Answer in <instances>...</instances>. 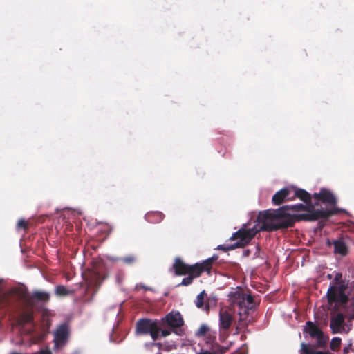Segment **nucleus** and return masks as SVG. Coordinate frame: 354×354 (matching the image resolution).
Listing matches in <instances>:
<instances>
[{"instance_id": "1", "label": "nucleus", "mask_w": 354, "mask_h": 354, "mask_svg": "<svg viewBox=\"0 0 354 354\" xmlns=\"http://www.w3.org/2000/svg\"><path fill=\"white\" fill-rule=\"evenodd\" d=\"M286 207L282 206L276 209H270L260 212L257 218L261 224L260 230L271 232L292 227L294 219L292 214L287 212Z\"/></svg>"}, {"instance_id": "2", "label": "nucleus", "mask_w": 354, "mask_h": 354, "mask_svg": "<svg viewBox=\"0 0 354 354\" xmlns=\"http://www.w3.org/2000/svg\"><path fill=\"white\" fill-rule=\"evenodd\" d=\"M159 321L161 326L160 335L162 338L169 336L172 333L178 336L184 335V330L182 327L185 322L180 312L171 311Z\"/></svg>"}, {"instance_id": "3", "label": "nucleus", "mask_w": 354, "mask_h": 354, "mask_svg": "<svg viewBox=\"0 0 354 354\" xmlns=\"http://www.w3.org/2000/svg\"><path fill=\"white\" fill-rule=\"evenodd\" d=\"M160 326L158 319L141 318L136 323L135 334L137 336L149 335L153 341H156L161 337Z\"/></svg>"}, {"instance_id": "4", "label": "nucleus", "mask_w": 354, "mask_h": 354, "mask_svg": "<svg viewBox=\"0 0 354 354\" xmlns=\"http://www.w3.org/2000/svg\"><path fill=\"white\" fill-rule=\"evenodd\" d=\"M306 213L303 214H292V217L294 219V224L295 222H299L301 221H317L319 218H328L332 215L337 214L340 212V209H314L313 205H312V208L309 206L308 210H306Z\"/></svg>"}, {"instance_id": "5", "label": "nucleus", "mask_w": 354, "mask_h": 354, "mask_svg": "<svg viewBox=\"0 0 354 354\" xmlns=\"http://www.w3.org/2000/svg\"><path fill=\"white\" fill-rule=\"evenodd\" d=\"M260 231V228L259 230H257L254 227L247 229L245 225L243 227H241L237 232H234L230 237V240L239 241L231 244L230 248H239L245 247Z\"/></svg>"}, {"instance_id": "6", "label": "nucleus", "mask_w": 354, "mask_h": 354, "mask_svg": "<svg viewBox=\"0 0 354 354\" xmlns=\"http://www.w3.org/2000/svg\"><path fill=\"white\" fill-rule=\"evenodd\" d=\"M337 286H330L327 292L328 302L330 304L334 302H340L342 304H346L348 301V297L345 293L347 286L344 282L336 284Z\"/></svg>"}, {"instance_id": "7", "label": "nucleus", "mask_w": 354, "mask_h": 354, "mask_svg": "<svg viewBox=\"0 0 354 354\" xmlns=\"http://www.w3.org/2000/svg\"><path fill=\"white\" fill-rule=\"evenodd\" d=\"M218 258L217 254H214L212 257L204 260L201 263L189 265V274L194 278H197L200 277L203 272H206L210 275L213 263L217 261Z\"/></svg>"}, {"instance_id": "8", "label": "nucleus", "mask_w": 354, "mask_h": 354, "mask_svg": "<svg viewBox=\"0 0 354 354\" xmlns=\"http://www.w3.org/2000/svg\"><path fill=\"white\" fill-rule=\"evenodd\" d=\"M345 317L342 313H337L331 317L330 322V328L333 334L341 333L345 330L344 327Z\"/></svg>"}, {"instance_id": "9", "label": "nucleus", "mask_w": 354, "mask_h": 354, "mask_svg": "<svg viewBox=\"0 0 354 354\" xmlns=\"http://www.w3.org/2000/svg\"><path fill=\"white\" fill-rule=\"evenodd\" d=\"M291 187H286L277 192L272 196V202L274 205H279L287 201H292Z\"/></svg>"}, {"instance_id": "10", "label": "nucleus", "mask_w": 354, "mask_h": 354, "mask_svg": "<svg viewBox=\"0 0 354 354\" xmlns=\"http://www.w3.org/2000/svg\"><path fill=\"white\" fill-rule=\"evenodd\" d=\"M315 199L321 201L324 203H328L335 205L337 203L335 196L329 190L322 188L319 193H315L313 195Z\"/></svg>"}, {"instance_id": "11", "label": "nucleus", "mask_w": 354, "mask_h": 354, "mask_svg": "<svg viewBox=\"0 0 354 354\" xmlns=\"http://www.w3.org/2000/svg\"><path fill=\"white\" fill-rule=\"evenodd\" d=\"M234 317L226 309L221 308L219 312V324L221 329L228 330L232 326Z\"/></svg>"}, {"instance_id": "12", "label": "nucleus", "mask_w": 354, "mask_h": 354, "mask_svg": "<svg viewBox=\"0 0 354 354\" xmlns=\"http://www.w3.org/2000/svg\"><path fill=\"white\" fill-rule=\"evenodd\" d=\"M253 310L252 306H243V307H239V310L238 315L239 316V319L238 322V325L236 326V330H238L239 328H246L248 326L250 321L247 322V318L248 315L251 310Z\"/></svg>"}, {"instance_id": "13", "label": "nucleus", "mask_w": 354, "mask_h": 354, "mask_svg": "<svg viewBox=\"0 0 354 354\" xmlns=\"http://www.w3.org/2000/svg\"><path fill=\"white\" fill-rule=\"evenodd\" d=\"M292 191L295 192V194L292 196L291 200L293 201L296 198L304 201L308 205H310L312 208V201H311V195L305 189L296 188L295 187H291Z\"/></svg>"}, {"instance_id": "14", "label": "nucleus", "mask_w": 354, "mask_h": 354, "mask_svg": "<svg viewBox=\"0 0 354 354\" xmlns=\"http://www.w3.org/2000/svg\"><path fill=\"white\" fill-rule=\"evenodd\" d=\"M50 298V293L44 291L36 290L34 291L27 299V301L31 305H33L35 301L47 303L49 301Z\"/></svg>"}, {"instance_id": "15", "label": "nucleus", "mask_w": 354, "mask_h": 354, "mask_svg": "<svg viewBox=\"0 0 354 354\" xmlns=\"http://www.w3.org/2000/svg\"><path fill=\"white\" fill-rule=\"evenodd\" d=\"M172 268L177 276L189 274V265L186 264L179 257L175 259Z\"/></svg>"}, {"instance_id": "16", "label": "nucleus", "mask_w": 354, "mask_h": 354, "mask_svg": "<svg viewBox=\"0 0 354 354\" xmlns=\"http://www.w3.org/2000/svg\"><path fill=\"white\" fill-rule=\"evenodd\" d=\"M69 335L68 326L66 324H63L58 327L55 333V339L57 344L64 343Z\"/></svg>"}, {"instance_id": "17", "label": "nucleus", "mask_w": 354, "mask_h": 354, "mask_svg": "<svg viewBox=\"0 0 354 354\" xmlns=\"http://www.w3.org/2000/svg\"><path fill=\"white\" fill-rule=\"evenodd\" d=\"M333 245L334 246V253L335 254H340L343 257L348 254V248L343 239L333 240Z\"/></svg>"}, {"instance_id": "18", "label": "nucleus", "mask_w": 354, "mask_h": 354, "mask_svg": "<svg viewBox=\"0 0 354 354\" xmlns=\"http://www.w3.org/2000/svg\"><path fill=\"white\" fill-rule=\"evenodd\" d=\"M205 296H207V294L205 290H203L200 294L197 295L195 300V305L198 308L203 309L207 313L210 308L209 299L205 300Z\"/></svg>"}, {"instance_id": "19", "label": "nucleus", "mask_w": 354, "mask_h": 354, "mask_svg": "<svg viewBox=\"0 0 354 354\" xmlns=\"http://www.w3.org/2000/svg\"><path fill=\"white\" fill-rule=\"evenodd\" d=\"M88 288H93L97 292L101 285V277L99 273L92 272L86 279Z\"/></svg>"}, {"instance_id": "20", "label": "nucleus", "mask_w": 354, "mask_h": 354, "mask_svg": "<svg viewBox=\"0 0 354 354\" xmlns=\"http://www.w3.org/2000/svg\"><path fill=\"white\" fill-rule=\"evenodd\" d=\"M244 292L236 290L230 293V298L233 306L243 307L244 306Z\"/></svg>"}, {"instance_id": "21", "label": "nucleus", "mask_w": 354, "mask_h": 354, "mask_svg": "<svg viewBox=\"0 0 354 354\" xmlns=\"http://www.w3.org/2000/svg\"><path fill=\"white\" fill-rule=\"evenodd\" d=\"M33 310H30L21 313L17 319V324L24 326L26 324L30 323L33 321Z\"/></svg>"}, {"instance_id": "22", "label": "nucleus", "mask_w": 354, "mask_h": 354, "mask_svg": "<svg viewBox=\"0 0 354 354\" xmlns=\"http://www.w3.org/2000/svg\"><path fill=\"white\" fill-rule=\"evenodd\" d=\"M304 332L308 333L310 337L315 338L317 335L321 334L322 330L313 322L308 321Z\"/></svg>"}, {"instance_id": "23", "label": "nucleus", "mask_w": 354, "mask_h": 354, "mask_svg": "<svg viewBox=\"0 0 354 354\" xmlns=\"http://www.w3.org/2000/svg\"><path fill=\"white\" fill-rule=\"evenodd\" d=\"M165 215L160 212H151L146 214V219L153 223H160L163 220Z\"/></svg>"}, {"instance_id": "24", "label": "nucleus", "mask_w": 354, "mask_h": 354, "mask_svg": "<svg viewBox=\"0 0 354 354\" xmlns=\"http://www.w3.org/2000/svg\"><path fill=\"white\" fill-rule=\"evenodd\" d=\"M309 206L307 204L304 205L301 203L292 205H283V207H287L286 210L288 211H293V212H302L308 210Z\"/></svg>"}, {"instance_id": "25", "label": "nucleus", "mask_w": 354, "mask_h": 354, "mask_svg": "<svg viewBox=\"0 0 354 354\" xmlns=\"http://www.w3.org/2000/svg\"><path fill=\"white\" fill-rule=\"evenodd\" d=\"M55 292L58 296H66L73 295L74 293V290H68L64 286L59 285L56 286Z\"/></svg>"}, {"instance_id": "26", "label": "nucleus", "mask_w": 354, "mask_h": 354, "mask_svg": "<svg viewBox=\"0 0 354 354\" xmlns=\"http://www.w3.org/2000/svg\"><path fill=\"white\" fill-rule=\"evenodd\" d=\"M209 330H210V328H209V326L205 324H203L195 332V336L198 338L205 337Z\"/></svg>"}, {"instance_id": "27", "label": "nucleus", "mask_w": 354, "mask_h": 354, "mask_svg": "<svg viewBox=\"0 0 354 354\" xmlns=\"http://www.w3.org/2000/svg\"><path fill=\"white\" fill-rule=\"evenodd\" d=\"M342 339L340 337H334L332 339L330 344V348L333 351H337L341 346Z\"/></svg>"}, {"instance_id": "28", "label": "nucleus", "mask_w": 354, "mask_h": 354, "mask_svg": "<svg viewBox=\"0 0 354 354\" xmlns=\"http://www.w3.org/2000/svg\"><path fill=\"white\" fill-rule=\"evenodd\" d=\"M315 338L317 339V347L322 348L326 344L328 338L324 337V333L322 331L320 335H317Z\"/></svg>"}, {"instance_id": "29", "label": "nucleus", "mask_w": 354, "mask_h": 354, "mask_svg": "<svg viewBox=\"0 0 354 354\" xmlns=\"http://www.w3.org/2000/svg\"><path fill=\"white\" fill-rule=\"evenodd\" d=\"M301 351L304 354H314L315 351L313 346L309 344L302 343L301 344Z\"/></svg>"}, {"instance_id": "30", "label": "nucleus", "mask_w": 354, "mask_h": 354, "mask_svg": "<svg viewBox=\"0 0 354 354\" xmlns=\"http://www.w3.org/2000/svg\"><path fill=\"white\" fill-rule=\"evenodd\" d=\"M120 261L126 265H132L136 261V257L134 255H128L120 258Z\"/></svg>"}, {"instance_id": "31", "label": "nucleus", "mask_w": 354, "mask_h": 354, "mask_svg": "<svg viewBox=\"0 0 354 354\" xmlns=\"http://www.w3.org/2000/svg\"><path fill=\"white\" fill-rule=\"evenodd\" d=\"M244 306H252L254 304V298L251 295H246L244 293Z\"/></svg>"}, {"instance_id": "32", "label": "nucleus", "mask_w": 354, "mask_h": 354, "mask_svg": "<svg viewBox=\"0 0 354 354\" xmlns=\"http://www.w3.org/2000/svg\"><path fill=\"white\" fill-rule=\"evenodd\" d=\"M194 279V278L192 276H191L190 274H188V276L187 277H185L183 279L180 284L182 286H189L193 282Z\"/></svg>"}, {"instance_id": "33", "label": "nucleus", "mask_w": 354, "mask_h": 354, "mask_svg": "<svg viewBox=\"0 0 354 354\" xmlns=\"http://www.w3.org/2000/svg\"><path fill=\"white\" fill-rule=\"evenodd\" d=\"M17 227L19 229L26 230L28 228V223L24 219H21L17 223Z\"/></svg>"}, {"instance_id": "34", "label": "nucleus", "mask_w": 354, "mask_h": 354, "mask_svg": "<svg viewBox=\"0 0 354 354\" xmlns=\"http://www.w3.org/2000/svg\"><path fill=\"white\" fill-rule=\"evenodd\" d=\"M230 245H221L218 247V249L222 250L225 252H227L228 250H232L235 249V248H230Z\"/></svg>"}, {"instance_id": "35", "label": "nucleus", "mask_w": 354, "mask_h": 354, "mask_svg": "<svg viewBox=\"0 0 354 354\" xmlns=\"http://www.w3.org/2000/svg\"><path fill=\"white\" fill-rule=\"evenodd\" d=\"M335 281L336 284H339L340 283L344 282L342 280V274L341 273H336L335 277Z\"/></svg>"}, {"instance_id": "36", "label": "nucleus", "mask_w": 354, "mask_h": 354, "mask_svg": "<svg viewBox=\"0 0 354 354\" xmlns=\"http://www.w3.org/2000/svg\"><path fill=\"white\" fill-rule=\"evenodd\" d=\"M34 354H52V352L47 348L45 349H41Z\"/></svg>"}, {"instance_id": "37", "label": "nucleus", "mask_w": 354, "mask_h": 354, "mask_svg": "<svg viewBox=\"0 0 354 354\" xmlns=\"http://www.w3.org/2000/svg\"><path fill=\"white\" fill-rule=\"evenodd\" d=\"M351 347H352V344L350 343L348 344L347 346H346L344 349H343V352L344 354H348L350 351L351 350Z\"/></svg>"}, {"instance_id": "38", "label": "nucleus", "mask_w": 354, "mask_h": 354, "mask_svg": "<svg viewBox=\"0 0 354 354\" xmlns=\"http://www.w3.org/2000/svg\"><path fill=\"white\" fill-rule=\"evenodd\" d=\"M198 354H223V352L221 353H217L216 352H210L209 351H203L201 353H198Z\"/></svg>"}, {"instance_id": "39", "label": "nucleus", "mask_w": 354, "mask_h": 354, "mask_svg": "<svg viewBox=\"0 0 354 354\" xmlns=\"http://www.w3.org/2000/svg\"><path fill=\"white\" fill-rule=\"evenodd\" d=\"M140 288H144V289H145V290H149V288H146V287H145V286H143V285H141V284H138V285H136V289L139 290V289H140Z\"/></svg>"}, {"instance_id": "40", "label": "nucleus", "mask_w": 354, "mask_h": 354, "mask_svg": "<svg viewBox=\"0 0 354 354\" xmlns=\"http://www.w3.org/2000/svg\"><path fill=\"white\" fill-rule=\"evenodd\" d=\"M314 354H331L328 351H315Z\"/></svg>"}, {"instance_id": "41", "label": "nucleus", "mask_w": 354, "mask_h": 354, "mask_svg": "<svg viewBox=\"0 0 354 354\" xmlns=\"http://www.w3.org/2000/svg\"><path fill=\"white\" fill-rule=\"evenodd\" d=\"M326 243L328 246H331L333 245V241H331L330 239H327Z\"/></svg>"}]
</instances>
